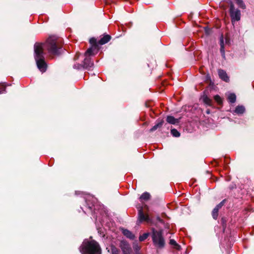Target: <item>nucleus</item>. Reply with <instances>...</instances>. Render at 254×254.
I'll list each match as a JSON object with an SVG mask.
<instances>
[{"instance_id": "obj_1", "label": "nucleus", "mask_w": 254, "mask_h": 254, "mask_svg": "<svg viewBox=\"0 0 254 254\" xmlns=\"http://www.w3.org/2000/svg\"><path fill=\"white\" fill-rule=\"evenodd\" d=\"M62 40L56 36H49L45 43H36L34 45L35 59L39 69L42 72L46 70L47 64L44 60V51L52 55L59 53L62 48Z\"/></svg>"}, {"instance_id": "obj_2", "label": "nucleus", "mask_w": 254, "mask_h": 254, "mask_svg": "<svg viewBox=\"0 0 254 254\" xmlns=\"http://www.w3.org/2000/svg\"><path fill=\"white\" fill-rule=\"evenodd\" d=\"M82 254H101L102 251L99 244L93 240H85L79 249Z\"/></svg>"}, {"instance_id": "obj_3", "label": "nucleus", "mask_w": 254, "mask_h": 254, "mask_svg": "<svg viewBox=\"0 0 254 254\" xmlns=\"http://www.w3.org/2000/svg\"><path fill=\"white\" fill-rule=\"evenodd\" d=\"M152 238L154 245L157 248H162L165 245L164 239L162 236V231L152 230Z\"/></svg>"}, {"instance_id": "obj_4", "label": "nucleus", "mask_w": 254, "mask_h": 254, "mask_svg": "<svg viewBox=\"0 0 254 254\" xmlns=\"http://www.w3.org/2000/svg\"><path fill=\"white\" fill-rule=\"evenodd\" d=\"M230 14L232 22L233 23L236 21H239L241 18V12L239 10L236 9L233 3H231L230 8Z\"/></svg>"}, {"instance_id": "obj_5", "label": "nucleus", "mask_w": 254, "mask_h": 254, "mask_svg": "<svg viewBox=\"0 0 254 254\" xmlns=\"http://www.w3.org/2000/svg\"><path fill=\"white\" fill-rule=\"evenodd\" d=\"M138 220L140 222H142L143 221H146L147 223L150 221V219L148 215V214H145L143 213V207H138Z\"/></svg>"}, {"instance_id": "obj_6", "label": "nucleus", "mask_w": 254, "mask_h": 254, "mask_svg": "<svg viewBox=\"0 0 254 254\" xmlns=\"http://www.w3.org/2000/svg\"><path fill=\"white\" fill-rule=\"evenodd\" d=\"M120 247L123 251V254H131V248L128 243L125 241H122Z\"/></svg>"}, {"instance_id": "obj_7", "label": "nucleus", "mask_w": 254, "mask_h": 254, "mask_svg": "<svg viewBox=\"0 0 254 254\" xmlns=\"http://www.w3.org/2000/svg\"><path fill=\"white\" fill-rule=\"evenodd\" d=\"M99 50L98 45H93L89 48L85 53V56L94 55L97 53Z\"/></svg>"}, {"instance_id": "obj_8", "label": "nucleus", "mask_w": 254, "mask_h": 254, "mask_svg": "<svg viewBox=\"0 0 254 254\" xmlns=\"http://www.w3.org/2000/svg\"><path fill=\"white\" fill-rule=\"evenodd\" d=\"M218 75L219 77L223 80L228 82L229 80V77L226 72L223 69L218 70Z\"/></svg>"}, {"instance_id": "obj_9", "label": "nucleus", "mask_w": 254, "mask_h": 254, "mask_svg": "<svg viewBox=\"0 0 254 254\" xmlns=\"http://www.w3.org/2000/svg\"><path fill=\"white\" fill-rule=\"evenodd\" d=\"M93 63L91 61V59L89 58L86 57L83 63V66L84 68H87L91 67L93 66Z\"/></svg>"}, {"instance_id": "obj_10", "label": "nucleus", "mask_w": 254, "mask_h": 254, "mask_svg": "<svg viewBox=\"0 0 254 254\" xmlns=\"http://www.w3.org/2000/svg\"><path fill=\"white\" fill-rule=\"evenodd\" d=\"M111 37L109 35H105L104 36L98 41V43L100 45H104L108 43L111 39Z\"/></svg>"}, {"instance_id": "obj_11", "label": "nucleus", "mask_w": 254, "mask_h": 254, "mask_svg": "<svg viewBox=\"0 0 254 254\" xmlns=\"http://www.w3.org/2000/svg\"><path fill=\"white\" fill-rule=\"evenodd\" d=\"M166 121L168 123L173 125H175L179 122V119H175L174 117L171 116H167Z\"/></svg>"}, {"instance_id": "obj_12", "label": "nucleus", "mask_w": 254, "mask_h": 254, "mask_svg": "<svg viewBox=\"0 0 254 254\" xmlns=\"http://www.w3.org/2000/svg\"><path fill=\"white\" fill-rule=\"evenodd\" d=\"M123 233L127 238H128L130 239H133L134 238V236L132 234V233L127 229L123 230Z\"/></svg>"}, {"instance_id": "obj_13", "label": "nucleus", "mask_w": 254, "mask_h": 254, "mask_svg": "<svg viewBox=\"0 0 254 254\" xmlns=\"http://www.w3.org/2000/svg\"><path fill=\"white\" fill-rule=\"evenodd\" d=\"M202 100L203 102L208 106H211L212 105V100L207 96L204 95Z\"/></svg>"}, {"instance_id": "obj_14", "label": "nucleus", "mask_w": 254, "mask_h": 254, "mask_svg": "<svg viewBox=\"0 0 254 254\" xmlns=\"http://www.w3.org/2000/svg\"><path fill=\"white\" fill-rule=\"evenodd\" d=\"M245 111V108L243 106H238L235 110V112L237 114H242Z\"/></svg>"}, {"instance_id": "obj_15", "label": "nucleus", "mask_w": 254, "mask_h": 254, "mask_svg": "<svg viewBox=\"0 0 254 254\" xmlns=\"http://www.w3.org/2000/svg\"><path fill=\"white\" fill-rule=\"evenodd\" d=\"M220 52L221 53L222 55L224 57L225 55V52H224V40H223V37L222 35L220 40Z\"/></svg>"}, {"instance_id": "obj_16", "label": "nucleus", "mask_w": 254, "mask_h": 254, "mask_svg": "<svg viewBox=\"0 0 254 254\" xmlns=\"http://www.w3.org/2000/svg\"><path fill=\"white\" fill-rule=\"evenodd\" d=\"M228 100L229 102L231 103H234L235 102L236 100V96L234 93H230L229 94L228 96Z\"/></svg>"}, {"instance_id": "obj_17", "label": "nucleus", "mask_w": 254, "mask_h": 254, "mask_svg": "<svg viewBox=\"0 0 254 254\" xmlns=\"http://www.w3.org/2000/svg\"><path fill=\"white\" fill-rule=\"evenodd\" d=\"M150 194L148 192H144L140 197L141 200H147L150 198Z\"/></svg>"}, {"instance_id": "obj_18", "label": "nucleus", "mask_w": 254, "mask_h": 254, "mask_svg": "<svg viewBox=\"0 0 254 254\" xmlns=\"http://www.w3.org/2000/svg\"><path fill=\"white\" fill-rule=\"evenodd\" d=\"M163 124V122L158 123L154 126H153L150 130V131L152 132L156 130L158 127H160Z\"/></svg>"}, {"instance_id": "obj_19", "label": "nucleus", "mask_w": 254, "mask_h": 254, "mask_svg": "<svg viewBox=\"0 0 254 254\" xmlns=\"http://www.w3.org/2000/svg\"><path fill=\"white\" fill-rule=\"evenodd\" d=\"M171 132L172 134L175 137H179L180 135V132L175 128L171 129Z\"/></svg>"}, {"instance_id": "obj_20", "label": "nucleus", "mask_w": 254, "mask_h": 254, "mask_svg": "<svg viewBox=\"0 0 254 254\" xmlns=\"http://www.w3.org/2000/svg\"><path fill=\"white\" fill-rule=\"evenodd\" d=\"M236 1V2L237 4L239 5V6L241 8H242L243 9L245 8L246 6L244 4L243 1L242 0H235Z\"/></svg>"}, {"instance_id": "obj_21", "label": "nucleus", "mask_w": 254, "mask_h": 254, "mask_svg": "<svg viewBox=\"0 0 254 254\" xmlns=\"http://www.w3.org/2000/svg\"><path fill=\"white\" fill-rule=\"evenodd\" d=\"M214 99L218 104H221L222 103V100L219 95H215L214 97Z\"/></svg>"}, {"instance_id": "obj_22", "label": "nucleus", "mask_w": 254, "mask_h": 254, "mask_svg": "<svg viewBox=\"0 0 254 254\" xmlns=\"http://www.w3.org/2000/svg\"><path fill=\"white\" fill-rule=\"evenodd\" d=\"M170 244L171 245L174 246L175 247V248L177 249H179V248L180 247V246L177 244V243L174 240H173V239L170 240Z\"/></svg>"}, {"instance_id": "obj_23", "label": "nucleus", "mask_w": 254, "mask_h": 254, "mask_svg": "<svg viewBox=\"0 0 254 254\" xmlns=\"http://www.w3.org/2000/svg\"><path fill=\"white\" fill-rule=\"evenodd\" d=\"M148 236V233H144L143 235H142L139 236V240L140 241H143L146 239H147Z\"/></svg>"}, {"instance_id": "obj_24", "label": "nucleus", "mask_w": 254, "mask_h": 254, "mask_svg": "<svg viewBox=\"0 0 254 254\" xmlns=\"http://www.w3.org/2000/svg\"><path fill=\"white\" fill-rule=\"evenodd\" d=\"M212 215L214 219H217L218 215V211H216V209L214 208L212 212Z\"/></svg>"}, {"instance_id": "obj_25", "label": "nucleus", "mask_w": 254, "mask_h": 254, "mask_svg": "<svg viewBox=\"0 0 254 254\" xmlns=\"http://www.w3.org/2000/svg\"><path fill=\"white\" fill-rule=\"evenodd\" d=\"M225 201V200H223L218 205H217V206L214 208L216 209V211H219V209L221 208V207L224 205Z\"/></svg>"}, {"instance_id": "obj_26", "label": "nucleus", "mask_w": 254, "mask_h": 254, "mask_svg": "<svg viewBox=\"0 0 254 254\" xmlns=\"http://www.w3.org/2000/svg\"><path fill=\"white\" fill-rule=\"evenodd\" d=\"M225 201V200H223L218 205H217V206L214 208L216 209V211H219V209L221 208V207L224 205Z\"/></svg>"}, {"instance_id": "obj_27", "label": "nucleus", "mask_w": 254, "mask_h": 254, "mask_svg": "<svg viewBox=\"0 0 254 254\" xmlns=\"http://www.w3.org/2000/svg\"><path fill=\"white\" fill-rule=\"evenodd\" d=\"M225 201V200H223L218 205H217V206L214 208L216 209V211H219V209L221 208V207L224 205Z\"/></svg>"}, {"instance_id": "obj_28", "label": "nucleus", "mask_w": 254, "mask_h": 254, "mask_svg": "<svg viewBox=\"0 0 254 254\" xmlns=\"http://www.w3.org/2000/svg\"><path fill=\"white\" fill-rule=\"evenodd\" d=\"M89 42H90V44L91 45V46L98 45L97 41H96V39L94 38H91L89 40Z\"/></svg>"}, {"instance_id": "obj_29", "label": "nucleus", "mask_w": 254, "mask_h": 254, "mask_svg": "<svg viewBox=\"0 0 254 254\" xmlns=\"http://www.w3.org/2000/svg\"><path fill=\"white\" fill-rule=\"evenodd\" d=\"M74 68L75 69H79L82 67H83V64H77L74 65Z\"/></svg>"}, {"instance_id": "obj_30", "label": "nucleus", "mask_w": 254, "mask_h": 254, "mask_svg": "<svg viewBox=\"0 0 254 254\" xmlns=\"http://www.w3.org/2000/svg\"><path fill=\"white\" fill-rule=\"evenodd\" d=\"M5 90V87L2 86L1 88H0V94L3 93Z\"/></svg>"}, {"instance_id": "obj_31", "label": "nucleus", "mask_w": 254, "mask_h": 254, "mask_svg": "<svg viewBox=\"0 0 254 254\" xmlns=\"http://www.w3.org/2000/svg\"><path fill=\"white\" fill-rule=\"evenodd\" d=\"M112 254H118V252L117 250H116L115 249H112Z\"/></svg>"}, {"instance_id": "obj_32", "label": "nucleus", "mask_w": 254, "mask_h": 254, "mask_svg": "<svg viewBox=\"0 0 254 254\" xmlns=\"http://www.w3.org/2000/svg\"><path fill=\"white\" fill-rule=\"evenodd\" d=\"M80 54H78V55L77 54V55L75 56V58H74L75 60L79 58V56H80Z\"/></svg>"}, {"instance_id": "obj_33", "label": "nucleus", "mask_w": 254, "mask_h": 254, "mask_svg": "<svg viewBox=\"0 0 254 254\" xmlns=\"http://www.w3.org/2000/svg\"><path fill=\"white\" fill-rule=\"evenodd\" d=\"M207 114H209V111H207Z\"/></svg>"}]
</instances>
